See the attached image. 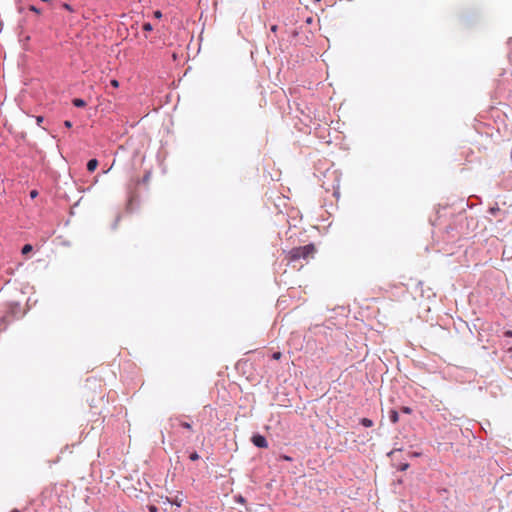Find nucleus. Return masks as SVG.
Returning a JSON list of instances; mask_svg holds the SVG:
<instances>
[{
  "label": "nucleus",
  "instance_id": "nucleus-19",
  "mask_svg": "<svg viewBox=\"0 0 512 512\" xmlns=\"http://www.w3.org/2000/svg\"><path fill=\"white\" fill-rule=\"evenodd\" d=\"M64 125H65V127H67V128H71V127H72V123H71L69 120H66V121L64 122Z\"/></svg>",
  "mask_w": 512,
  "mask_h": 512
},
{
  "label": "nucleus",
  "instance_id": "nucleus-9",
  "mask_svg": "<svg viewBox=\"0 0 512 512\" xmlns=\"http://www.w3.org/2000/svg\"><path fill=\"white\" fill-rule=\"evenodd\" d=\"M281 357H282V353L280 351L274 352L272 354V359H274V360H279V359H281Z\"/></svg>",
  "mask_w": 512,
  "mask_h": 512
},
{
  "label": "nucleus",
  "instance_id": "nucleus-14",
  "mask_svg": "<svg viewBox=\"0 0 512 512\" xmlns=\"http://www.w3.org/2000/svg\"><path fill=\"white\" fill-rule=\"evenodd\" d=\"M37 196H38V191H37V190H32V191L30 192V197H31L32 199L36 198Z\"/></svg>",
  "mask_w": 512,
  "mask_h": 512
},
{
  "label": "nucleus",
  "instance_id": "nucleus-16",
  "mask_svg": "<svg viewBox=\"0 0 512 512\" xmlns=\"http://www.w3.org/2000/svg\"><path fill=\"white\" fill-rule=\"evenodd\" d=\"M402 411H403L404 413H406V414H410V413L412 412L411 408H409V407H403V408H402Z\"/></svg>",
  "mask_w": 512,
  "mask_h": 512
},
{
  "label": "nucleus",
  "instance_id": "nucleus-1",
  "mask_svg": "<svg viewBox=\"0 0 512 512\" xmlns=\"http://www.w3.org/2000/svg\"><path fill=\"white\" fill-rule=\"evenodd\" d=\"M316 253V247L314 244H308L302 247H294L288 251L286 259L289 262L297 261L299 259L307 260L313 258Z\"/></svg>",
  "mask_w": 512,
  "mask_h": 512
},
{
  "label": "nucleus",
  "instance_id": "nucleus-18",
  "mask_svg": "<svg viewBox=\"0 0 512 512\" xmlns=\"http://www.w3.org/2000/svg\"><path fill=\"white\" fill-rule=\"evenodd\" d=\"M63 8H65V9H66V10H68V11H72L71 6H70L69 4H67V3H64V4H63Z\"/></svg>",
  "mask_w": 512,
  "mask_h": 512
},
{
  "label": "nucleus",
  "instance_id": "nucleus-4",
  "mask_svg": "<svg viewBox=\"0 0 512 512\" xmlns=\"http://www.w3.org/2000/svg\"><path fill=\"white\" fill-rule=\"evenodd\" d=\"M389 417H390V420H391L392 423H397L398 420H399L398 412L395 411V410H391L390 411Z\"/></svg>",
  "mask_w": 512,
  "mask_h": 512
},
{
  "label": "nucleus",
  "instance_id": "nucleus-17",
  "mask_svg": "<svg viewBox=\"0 0 512 512\" xmlns=\"http://www.w3.org/2000/svg\"><path fill=\"white\" fill-rule=\"evenodd\" d=\"M154 17L159 19L162 17V13L159 10H157L154 12Z\"/></svg>",
  "mask_w": 512,
  "mask_h": 512
},
{
  "label": "nucleus",
  "instance_id": "nucleus-22",
  "mask_svg": "<svg viewBox=\"0 0 512 512\" xmlns=\"http://www.w3.org/2000/svg\"><path fill=\"white\" fill-rule=\"evenodd\" d=\"M409 464H403L402 467H401V470H406L408 468Z\"/></svg>",
  "mask_w": 512,
  "mask_h": 512
},
{
  "label": "nucleus",
  "instance_id": "nucleus-15",
  "mask_svg": "<svg viewBox=\"0 0 512 512\" xmlns=\"http://www.w3.org/2000/svg\"><path fill=\"white\" fill-rule=\"evenodd\" d=\"M148 509L150 512H158V508L155 505H150Z\"/></svg>",
  "mask_w": 512,
  "mask_h": 512
},
{
  "label": "nucleus",
  "instance_id": "nucleus-24",
  "mask_svg": "<svg viewBox=\"0 0 512 512\" xmlns=\"http://www.w3.org/2000/svg\"><path fill=\"white\" fill-rule=\"evenodd\" d=\"M11 512H19L17 509L12 510Z\"/></svg>",
  "mask_w": 512,
  "mask_h": 512
},
{
  "label": "nucleus",
  "instance_id": "nucleus-13",
  "mask_svg": "<svg viewBox=\"0 0 512 512\" xmlns=\"http://www.w3.org/2000/svg\"><path fill=\"white\" fill-rule=\"evenodd\" d=\"M110 84H111V86H112V87H114V88H118V87H119V82H118V80H116V79H112V80L110 81Z\"/></svg>",
  "mask_w": 512,
  "mask_h": 512
},
{
  "label": "nucleus",
  "instance_id": "nucleus-11",
  "mask_svg": "<svg viewBox=\"0 0 512 512\" xmlns=\"http://www.w3.org/2000/svg\"><path fill=\"white\" fill-rule=\"evenodd\" d=\"M153 29L152 25L150 23H144L143 24V30L144 31H151Z\"/></svg>",
  "mask_w": 512,
  "mask_h": 512
},
{
  "label": "nucleus",
  "instance_id": "nucleus-21",
  "mask_svg": "<svg viewBox=\"0 0 512 512\" xmlns=\"http://www.w3.org/2000/svg\"><path fill=\"white\" fill-rule=\"evenodd\" d=\"M505 335H506V336H508V337H512V331H510V330H509V331H506V332H505Z\"/></svg>",
  "mask_w": 512,
  "mask_h": 512
},
{
  "label": "nucleus",
  "instance_id": "nucleus-12",
  "mask_svg": "<svg viewBox=\"0 0 512 512\" xmlns=\"http://www.w3.org/2000/svg\"><path fill=\"white\" fill-rule=\"evenodd\" d=\"M29 10H30V11H32V12H35V13H37V14H40V13H41L40 9H38V8H37L36 6H34V5H31V6L29 7Z\"/></svg>",
  "mask_w": 512,
  "mask_h": 512
},
{
  "label": "nucleus",
  "instance_id": "nucleus-3",
  "mask_svg": "<svg viewBox=\"0 0 512 512\" xmlns=\"http://www.w3.org/2000/svg\"><path fill=\"white\" fill-rule=\"evenodd\" d=\"M97 166H98V161H97V159H91V160H89V161H88V163H87V169H88V171H89V172H93V171H95V170H96V168H97Z\"/></svg>",
  "mask_w": 512,
  "mask_h": 512
},
{
  "label": "nucleus",
  "instance_id": "nucleus-2",
  "mask_svg": "<svg viewBox=\"0 0 512 512\" xmlns=\"http://www.w3.org/2000/svg\"><path fill=\"white\" fill-rule=\"evenodd\" d=\"M252 443L259 448H267L268 442L266 438L260 434H255L251 438Z\"/></svg>",
  "mask_w": 512,
  "mask_h": 512
},
{
  "label": "nucleus",
  "instance_id": "nucleus-23",
  "mask_svg": "<svg viewBox=\"0 0 512 512\" xmlns=\"http://www.w3.org/2000/svg\"><path fill=\"white\" fill-rule=\"evenodd\" d=\"M43 118L41 116L37 117V122L40 123L42 122Z\"/></svg>",
  "mask_w": 512,
  "mask_h": 512
},
{
  "label": "nucleus",
  "instance_id": "nucleus-6",
  "mask_svg": "<svg viewBox=\"0 0 512 512\" xmlns=\"http://www.w3.org/2000/svg\"><path fill=\"white\" fill-rule=\"evenodd\" d=\"M360 422L365 427L373 426V421L371 419H368V418H362Z\"/></svg>",
  "mask_w": 512,
  "mask_h": 512
},
{
  "label": "nucleus",
  "instance_id": "nucleus-8",
  "mask_svg": "<svg viewBox=\"0 0 512 512\" xmlns=\"http://www.w3.org/2000/svg\"><path fill=\"white\" fill-rule=\"evenodd\" d=\"M179 424H180V426H181V427H183V428H185V429H188V430L192 429L191 424H190V423H188V422L180 421V423H179Z\"/></svg>",
  "mask_w": 512,
  "mask_h": 512
},
{
  "label": "nucleus",
  "instance_id": "nucleus-25",
  "mask_svg": "<svg viewBox=\"0 0 512 512\" xmlns=\"http://www.w3.org/2000/svg\"><path fill=\"white\" fill-rule=\"evenodd\" d=\"M316 2H320L321 0H315Z\"/></svg>",
  "mask_w": 512,
  "mask_h": 512
},
{
  "label": "nucleus",
  "instance_id": "nucleus-10",
  "mask_svg": "<svg viewBox=\"0 0 512 512\" xmlns=\"http://www.w3.org/2000/svg\"><path fill=\"white\" fill-rule=\"evenodd\" d=\"M189 458H190L191 461H196V460L199 459V455H198L197 452H193V453L190 454Z\"/></svg>",
  "mask_w": 512,
  "mask_h": 512
},
{
  "label": "nucleus",
  "instance_id": "nucleus-20",
  "mask_svg": "<svg viewBox=\"0 0 512 512\" xmlns=\"http://www.w3.org/2000/svg\"><path fill=\"white\" fill-rule=\"evenodd\" d=\"M237 501L240 502V503H244L245 499L242 496H239Z\"/></svg>",
  "mask_w": 512,
  "mask_h": 512
},
{
  "label": "nucleus",
  "instance_id": "nucleus-7",
  "mask_svg": "<svg viewBox=\"0 0 512 512\" xmlns=\"http://www.w3.org/2000/svg\"><path fill=\"white\" fill-rule=\"evenodd\" d=\"M32 250H33L32 245H30V244H26V245H24V246H23V248H22V251H21V252H22V254H23V255H25V254L30 253Z\"/></svg>",
  "mask_w": 512,
  "mask_h": 512
},
{
  "label": "nucleus",
  "instance_id": "nucleus-5",
  "mask_svg": "<svg viewBox=\"0 0 512 512\" xmlns=\"http://www.w3.org/2000/svg\"><path fill=\"white\" fill-rule=\"evenodd\" d=\"M73 105L76 107H84L86 105V102L83 99L76 98L73 100Z\"/></svg>",
  "mask_w": 512,
  "mask_h": 512
}]
</instances>
